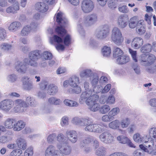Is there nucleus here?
<instances>
[{
	"mask_svg": "<svg viewBox=\"0 0 156 156\" xmlns=\"http://www.w3.org/2000/svg\"><path fill=\"white\" fill-rule=\"evenodd\" d=\"M92 142H93V147L95 149L99 147L98 141L97 139L91 136H89L86 137L81 142V147L83 148V149L86 152H88L91 150L89 146Z\"/></svg>",
	"mask_w": 156,
	"mask_h": 156,
	"instance_id": "obj_5",
	"label": "nucleus"
},
{
	"mask_svg": "<svg viewBox=\"0 0 156 156\" xmlns=\"http://www.w3.org/2000/svg\"><path fill=\"white\" fill-rule=\"evenodd\" d=\"M55 32L62 37L64 36V43L66 46H69L71 43L72 39L71 36L66 33V31L64 28L58 27L55 30Z\"/></svg>",
	"mask_w": 156,
	"mask_h": 156,
	"instance_id": "obj_10",
	"label": "nucleus"
},
{
	"mask_svg": "<svg viewBox=\"0 0 156 156\" xmlns=\"http://www.w3.org/2000/svg\"><path fill=\"white\" fill-rule=\"evenodd\" d=\"M99 138L101 141L106 144L111 143L114 140V136L108 132H105L101 134Z\"/></svg>",
	"mask_w": 156,
	"mask_h": 156,
	"instance_id": "obj_17",
	"label": "nucleus"
},
{
	"mask_svg": "<svg viewBox=\"0 0 156 156\" xmlns=\"http://www.w3.org/2000/svg\"><path fill=\"white\" fill-rule=\"evenodd\" d=\"M115 102V97L112 95H109L107 98V104L112 105Z\"/></svg>",
	"mask_w": 156,
	"mask_h": 156,
	"instance_id": "obj_56",
	"label": "nucleus"
},
{
	"mask_svg": "<svg viewBox=\"0 0 156 156\" xmlns=\"http://www.w3.org/2000/svg\"><path fill=\"white\" fill-rule=\"evenodd\" d=\"M117 140L119 143L123 144H127L131 147L135 148L136 146L133 144L131 140L127 137L123 135H119L117 137Z\"/></svg>",
	"mask_w": 156,
	"mask_h": 156,
	"instance_id": "obj_20",
	"label": "nucleus"
},
{
	"mask_svg": "<svg viewBox=\"0 0 156 156\" xmlns=\"http://www.w3.org/2000/svg\"><path fill=\"white\" fill-rule=\"evenodd\" d=\"M16 142L19 147L22 150H25L27 146V143L24 139L22 137H18Z\"/></svg>",
	"mask_w": 156,
	"mask_h": 156,
	"instance_id": "obj_32",
	"label": "nucleus"
},
{
	"mask_svg": "<svg viewBox=\"0 0 156 156\" xmlns=\"http://www.w3.org/2000/svg\"><path fill=\"white\" fill-rule=\"evenodd\" d=\"M56 147L57 149L65 155H68L71 153V147L67 144V143L63 144L62 145L60 144H57Z\"/></svg>",
	"mask_w": 156,
	"mask_h": 156,
	"instance_id": "obj_19",
	"label": "nucleus"
},
{
	"mask_svg": "<svg viewBox=\"0 0 156 156\" xmlns=\"http://www.w3.org/2000/svg\"><path fill=\"white\" fill-rule=\"evenodd\" d=\"M97 20V16L95 14H91L79 19L78 23V30L81 35H83L84 31L83 27H88L94 24Z\"/></svg>",
	"mask_w": 156,
	"mask_h": 156,
	"instance_id": "obj_3",
	"label": "nucleus"
},
{
	"mask_svg": "<svg viewBox=\"0 0 156 156\" xmlns=\"http://www.w3.org/2000/svg\"><path fill=\"white\" fill-rule=\"evenodd\" d=\"M45 156H64L53 145H50L45 150Z\"/></svg>",
	"mask_w": 156,
	"mask_h": 156,
	"instance_id": "obj_14",
	"label": "nucleus"
},
{
	"mask_svg": "<svg viewBox=\"0 0 156 156\" xmlns=\"http://www.w3.org/2000/svg\"><path fill=\"white\" fill-rule=\"evenodd\" d=\"M147 135H141L139 133H135L133 136V139L134 141L138 144L144 143L147 142V140L149 139Z\"/></svg>",
	"mask_w": 156,
	"mask_h": 156,
	"instance_id": "obj_18",
	"label": "nucleus"
},
{
	"mask_svg": "<svg viewBox=\"0 0 156 156\" xmlns=\"http://www.w3.org/2000/svg\"><path fill=\"white\" fill-rule=\"evenodd\" d=\"M21 23L19 21H15L11 23L8 27V30L11 32H16L22 27Z\"/></svg>",
	"mask_w": 156,
	"mask_h": 156,
	"instance_id": "obj_26",
	"label": "nucleus"
},
{
	"mask_svg": "<svg viewBox=\"0 0 156 156\" xmlns=\"http://www.w3.org/2000/svg\"><path fill=\"white\" fill-rule=\"evenodd\" d=\"M13 130L18 132L23 129L26 126V123L23 121L19 120L15 122Z\"/></svg>",
	"mask_w": 156,
	"mask_h": 156,
	"instance_id": "obj_29",
	"label": "nucleus"
},
{
	"mask_svg": "<svg viewBox=\"0 0 156 156\" xmlns=\"http://www.w3.org/2000/svg\"><path fill=\"white\" fill-rule=\"evenodd\" d=\"M20 9V6L18 2L15 3L12 6L7 7L5 10L6 12L8 13H15Z\"/></svg>",
	"mask_w": 156,
	"mask_h": 156,
	"instance_id": "obj_31",
	"label": "nucleus"
},
{
	"mask_svg": "<svg viewBox=\"0 0 156 156\" xmlns=\"http://www.w3.org/2000/svg\"><path fill=\"white\" fill-rule=\"evenodd\" d=\"M69 85L74 88L72 92L77 94L80 93L81 90L80 87L78 86L80 83L79 77L76 76H73L69 79Z\"/></svg>",
	"mask_w": 156,
	"mask_h": 156,
	"instance_id": "obj_12",
	"label": "nucleus"
},
{
	"mask_svg": "<svg viewBox=\"0 0 156 156\" xmlns=\"http://www.w3.org/2000/svg\"><path fill=\"white\" fill-rule=\"evenodd\" d=\"M147 54L143 53L140 56V60L141 64L145 66H146L147 59Z\"/></svg>",
	"mask_w": 156,
	"mask_h": 156,
	"instance_id": "obj_58",
	"label": "nucleus"
},
{
	"mask_svg": "<svg viewBox=\"0 0 156 156\" xmlns=\"http://www.w3.org/2000/svg\"><path fill=\"white\" fill-rule=\"evenodd\" d=\"M139 21L138 17L137 16H134L131 18L129 21V27L133 29L137 27Z\"/></svg>",
	"mask_w": 156,
	"mask_h": 156,
	"instance_id": "obj_33",
	"label": "nucleus"
},
{
	"mask_svg": "<svg viewBox=\"0 0 156 156\" xmlns=\"http://www.w3.org/2000/svg\"><path fill=\"white\" fill-rule=\"evenodd\" d=\"M49 42L52 44H56V48L58 51H62L65 48L64 46L62 44L63 41L61 37L57 35H54L49 39Z\"/></svg>",
	"mask_w": 156,
	"mask_h": 156,
	"instance_id": "obj_9",
	"label": "nucleus"
},
{
	"mask_svg": "<svg viewBox=\"0 0 156 156\" xmlns=\"http://www.w3.org/2000/svg\"><path fill=\"white\" fill-rule=\"evenodd\" d=\"M13 106H19L25 108L28 106L27 104L24 101L21 99H16L14 101H13Z\"/></svg>",
	"mask_w": 156,
	"mask_h": 156,
	"instance_id": "obj_39",
	"label": "nucleus"
},
{
	"mask_svg": "<svg viewBox=\"0 0 156 156\" xmlns=\"http://www.w3.org/2000/svg\"><path fill=\"white\" fill-rule=\"evenodd\" d=\"M128 20V18L124 15H121L117 19V24L121 28H124L127 26Z\"/></svg>",
	"mask_w": 156,
	"mask_h": 156,
	"instance_id": "obj_21",
	"label": "nucleus"
},
{
	"mask_svg": "<svg viewBox=\"0 0 156 156\" xmlns=\"http://www.w3.org/2000/svg\"><path fill=\"white\" fill-rule=\"evenodd\" d=\"M15 121L14 119L8 118L5 120L3 124L7 129L13 130Z\"/></svg>",
	"mask_w": 156,
	"mask_h": 156,
	"instance_id": "obj_30",
	"label": "nucleus"
},
{
	"mask_svg": "<svg viewBox=\"0 0 156 156\" xmlns=\"http://www.w3.org/2000/svg\"><path fill=\"white\" fill-rule=\"evenodd\" d=\"M35 8L38 12L43 13L48 10V6L43 0L42 2H38L36 3L35 5Z\"/></svg>",
	"mask_w": 156,
	"mask_h": 156,
	"instance_id": "obj_22",
	"label": "nucleus"
},
{
	"mask_svg": "<svg viewBox=\"0 0 156 156\" xmlns=\"http://www.w3.org/2000/svg\"><path fill=\"white\" fill-rule=\"evenodd\" d=\"M89 82L85 81L84 83L83 87L84 90L81 95L79 102L81 104L85 102L90 110L96 112L99 109L100 107V104L96 102L99 97L97 94H92V91L89 88Z\"/></svg>",
	"mask_w": 156,
	"mask_h": 156,
	"instance_id": "obj_1",
	"label": "nucleus"
},
{
	"mask_svg": "<svg viewBox=\"0 0 156 156\" xmlns=\"http://www.w3.org/2000/svg\"><path fill=\"white\" fill-rule=\"evenodd\" d=\"M111 53L110 47L108 46H105L101 49V53L104 57H108L110 56Z\"/></svg>",
	"mask_w": 156,
	"mask_h": 156,
	"instance_id": "obj_37",
	"label": "nucleus"
},
{
	"mask_svg": "<svg viewBox=\"0 0 156 156\" xmlns=\"http://www.w3.org/2000/svg\"><path fill=\"white\" fill-rule=\"evenodd\" d=\"M0 47L2 49L7 51L11 48L12 46L9 44L4 43L1 45Z\"/></svg>",
	"mask_w": 156,
	"mask_h": 156,
	"instance_id": "obj_60",
	"label": "nucleus"
},
{
	"mask_svg": "<svg viewBox=\"0 0 156 156\" xmlns=\"http://www.w3.org/2000/svg\"><path fill=\"white\" fill-rule=\"evenodd\" d=\"M93 75V73L90 69H89L83 70L81 71L80 73V77L82 78L91 77Z\"/></svg>",
	"mask_w": 156,
	"mask_h": 156,
	"instance_id": "obj_34",
	"label": "nucleus"
},
{
	"mask_svg": "<svg viewBox=\"0 0 156 156\" xmlns=\"http://www.w3.org/2000/svg\"><path fill=\"white\" fill-rule=\"evenodd\" d=\"M88 121L87 119L76 117L73 118L71 120V122L73 124L80 126H86L88 125Z\"/></svg>",
	"mask_w": 156,
	"mask_h": 156,
	"instance_id": "obj_23",
	"label": "nucleus"
},
{
	"mask_svg": "<svg viewBox=\"0 0 156 156\" xmlns=\"http://www.w3.org/2000/svg\"><path fill=\"white\" fill-rule=\"evenodd\" d=\"M66 134L69 140L71 142L74 143L77 141L78 134L76 131L68 130L66 132Z\"/></svg>",
	"mask_w": 156,
	"mask_h": 156,
	"instance_id": "obj_24",
	"label": "nucleus"
},
{
	"mask_svg": "<svg viewBox=\"0 0 156 156\" xmlns=\"http://www.w3.org/2000/svg\"><path fill=\"white\" fill-rule=\"evenodd\" d=\"M23 88L26 90H29L33 88V83L30 81L27 83L23 85Z\"/></svg>",
	"mask_w": 156,
	"mask_h": 156,
	"instance_id": "obj_62",
	"label": "nucleus"
},
{
	"mask_svg": "<svg viewBox=\"0 0 156 156\" xmlns=\"http://www.w3.org/2000/svg\"><path fill=\"white\" fill-rule=\"evenodd\" d=\"M130 124V120L128 118H125L122 119L120 122L121 127L122 129H125L128 127Z\"/></svg>",
	"mask_w": 156,
	"mask_h": 156,
	"instance_id": "obj_40",
	"label": "nucleus"
},
{
	"mask_svg": "<svg viewBox=\"0 0 156 156\" xmlns=\"http://www.w3.org/2000/svg\"><path fill=\"white\" fill-rule=\"evenodd\" d=\"M118 10L120 12L124 13H128L129 12L127 6L125 5L119 6L118 8Z\"/></svg>",
	"mask_w": 156,
	"mask_h": 156,
	"instance_id": "obj_63",
	"label": "nucleus"
},
{
	"mask_svg": "<svg viewBox=\"0 0 156 156\" xmlns=\"http://www.w3.org/2000/svg\"><path fill=\"white\" fill-rule=\"evenodd\" d=\"M110 110V106L107 105H104L100 107L99 110L100 112L103 114H105L109 112Z\"/></svg>",
	"mask_w": 156,
	"mask_h": 156,
	"instance_id": "obj_50",
	"label": "nucleus"
},
{
	"mask_svg": "<svg viewBox=\"0 0 156 156\" xmlns=\"http://www.w3.org/2000/svg\"><path fill=\"white\" fill-rule=\"evenodd\" d=\"M42 58L45 60H50L52 58V54L49 51H44L42 54Z\"/></svg>",
	"mask_w": 156,
	"mask_h": 156,
	"instance_id": "obj_55",
	"label": "nucleus"
},
{
	"mask_svg": "<svg viewBox=\"0 0 156 156\" xmlns=\"http://www.w3.org/2000/svg\"><path fill=\"white\" fill-rule=\"evenodd\" d=\"M13 106V100L6 99L0 103V109L5 112H8Z\"/></svg>",
	"mask_w": 156,
	"mask_h": 156,
	"instance_id": "obj_16",
	"label": "nucleus"
},
{
	"mask_svg": "<svg viewBox=\"0 0 156 156\" xmlns=\"http://www.w3.org/2000/svg\"><path fill=\"white\" fill-rule=\"evenodd\" d=\"M148 132L150 137L153 139L156 140V128L152 127L149 128Z\"/></svg>",
	"mask_w": 156,
	"mask_h": 156,
	"instance_id": "obj_51",
	"label": "nucleus"
},
{
	"mask_svg": "<svg viewBox=\"0 0 156 156\" xmlns=\"http://www.w3.org/2000/svg\"><path fill=\"white\" fill-rule=\"evenodd\" d=\"M143 44V39L139 37H136L134 38L131 42L132 46L135 49L139 48Z\"/></svg>",
	"mask_w": 156,
	"mask_h": 156,
	"instance_id": "obj_25",
	"label": "nucleus"
},
{
	"mask_svg": "<svg viewBox=\"0 0 156 156\" xmlns=\"http://www.w3.org/2000/svg\"><path fill=\"white\" fill-rule=\"evenodd\" d=\"M102 120L103 121L108 122H110L113 120V118L111 116V115H104L102 117Z\"/></svg>",
	"mask_w": 156,
	"mask_h": 156,
	"instance_id": "obj_64",
	"label": "nucleus"
},
{
	"mask_svg": "<svg viewBox=\"0 0 156 156\" xmlns=\"http://www.w3.org/2000/svg\"><path fill=\"white\" fill-rule=\"evenodd\" d=\"M34 154V148L32 147H28L25 151L24 156H32Z\"/></svg>",
	"mask_w": 156,
	"mask_h": 156,
	"instance_id": "obj_54",
	"label": "nucleus"
},
{
	"mask_svg": "<svg viewBox=\"0 0 156 156\" xmlns=\"http://www.w3.org/2000/svg\"><path fill=\"white\" fill-rule=\"evenodd\" d=\"M123 54V52L120 48L116 47L113 50V56L114 58H118Z\"/></svg>",
	"mask_w": 156,
	"mask_h": 156,
	"instance_id": "obj_48",
	"label": "nucleus"
},
{
	"mask_svg": "<svg viewBox=\"0 0 156 156\" xmlns=\"http://www.w3.org/2000/svg\"><path fill=\"white\" fill-rule=\"evenodd\" d=\"M89 86V88L92 91L93 94H94L93 93H98L101 92L102 93L103 87L101 84H99L93 86V89L90 87V84Z\"/></svg>",
	"mask_w": 156,
	"mask_h": 156,
	"instance_id": "obj_42",
	"label": "nucleus"
},
{
	"mask_svg": "<svg viewBox=\"0 0 156 156\" xmlns=\"http://www.w3.org/2000/svg\"><path fill=\"white\" fill-rule=\"evenodd\" d=\"M17 77L14 74H10L8 75L7 77V80L10 82L13 83L16 80Z\"/></svg>",
	"mask_w": 156,
	"mask_h": 156,
	"instance_id": "obj_59",
	"label": "nucleus"
},
{
	"mask_svg": "<svg viewBox=\"0 0 156 156\" xmlns=\"http://www.w3.org/2000/svg\"><path fill=\"white\" fill-rule=\"evenodd\" d=\"M57 139V141L59 142L57 144H60L61 145L67 143V138L62 133H59L58 134Z\"/></svg>",
	"mask_w": 156,
	"mask_h": 156,
	"instance_id": "obj_35",
	"label": "nucleus"
},
{
	"mask_svg": "<svg viewBox=\"0 0 156 156\" xmlns=\"http://www.w3.org/2000/svg\"><path fill=\"white\" fill-rule=\"evenodd\" d=\"M12 140L11 137L6 135L0 136V144H5Z\"/></svg>",
	"mask_w": 156,
	"mask_h": 156,
	"instance_id": "obj_43",
	"label": "nucleus"
},
{
	"mask_svg": "<svg viewBox=\"0 0 156 156\" xmlns=\"http://www.w3.org/2000/svg\"><path fill=\"white\" fill-rule=\"evenodd\" d=\"M56 137L55 133H54L49 135L47 138V140L48 143H51L53 142Z\"/></svg>",
	"mask_w": 156,
	"mask_h": 156,
	"instance_id": "obj_61",
	"label": "nucleus"
},
{
	"mask_svg": "<svg viewBox=\"0 0 156 156\" xmlns=\"http://www.w3.org/2000/svg\"><path fill=\"white\" fill-rule=\"evenodd\" d=\"M110 29L109 26L108 25H103L101 28L96 30L95 37L100 40L105 39L110 34Z\"/></svg>",
	"mask_w": 156,
	"mask_h": 156,
	"instance_id": "obj_6",
	"label": "nucleus"
},
{
	"mask_svg": "<svg viewBox=\"0 0 156 156\" xmlns=\"http://www.w3.org/2000/svg\"><path fill=\"white\" fill-rule=\"evenodd\" d=\"M106 154V149L103 147H99L95 151V154L97 156H105Z\"/></svg>",
	"mask_w": 156,
	"mask_h": 156,
	"instance_id": "obj_46",
	"label": "nucleus"
},
{
	"mask_svg": "<svg viewBox=\"0 0 156 156\" xmlns=\"http://www.w3.org/2000/svg\"><path fill=\"white\" fill-rule=\"evenodd\" d=\"M23 153L22 151L20 149H16L12 151L10 154L12 156H20Z\"/></svg>",
	"mask_w": 156,
	"mask_h": 156,
	"instance_id": "obj_53",
	"label": "nucleus"
},
{
	"mask_svg": "<svg viewBox=\"0 0 156 156\" xmlns=\"http://www.w3.org/2000/svg\"><path fill=\"white\" fill-rule=\"evenodd\" d=\"M120 122L118 119L114 120L109 124V128L112 129L118 130L119 132L122 133L123 130L120 128Z\"/></svg>",
	"mask_w": 156,
	"mask_h": 156,
	"instance_id": "obj_28",
	"label": "nucleus"
},
{
	"mask_svg": "<svg viewBox=\"0 0 156 156\" xmlns=\"http://www.w3.org/2000/svg\"><path fill=\"white\" fill-rule=\"evenodd\" d=\"M39 86L42 90L46 88L47 93L50 95H55L58 91V87L54 84H50L47 85L46 83L43 82L39 84Z\"/></svg>",
	"mask_w": 156,
	"mask_h": 156,
	"instance_id": "obj_8",
	"label": "nucleus"
},
{
	"mask_svg": "<svg viewBox=\"0 0 156 156\" xmlns=\"http://www.w3.org/2000/svg\"><path fill=\"white\" fill-rule=\"evenodd\" d=\"M129 56L122 55L117 58L116 61L119 64H123L129 62Z\"/></svg>",
	"mask_w": 156,
	"mask_h": 156,
	"instance_id": "obj_38",
	"label": "nucleus"
},
{
	"mask_svg": "<svg viewBox=\"0 0 156 156\" xmlns=\"http://www.w3.org/2000/svg\"><path fill=\"white\" fill-rule=\"evenodd\" d=\"M136 32L140 35H143L146 32V28L143 20H139L136 28Z\"/></svg>",
	"mask_w": 156,
	"mask_h": 156,
	"instance_id": "obj_27",
	"label": "nucleus"
},
{
	"mask_svg": "<svg viewBox=\"0 0 156 156\" xmlns=\"http://www.w3.org/2000/svg\"><path fill=\"white\" fill-rule=\"evenodd\" d=\"M63 103L69 107H77L79 105L77 101L69 99H65Z\"/></svg>",
	"mask_w": 156,
	"mask_h": 156,
	"instance_id": "obj_36",
	"label": "nucleus"
},
{
	"mask_svg": "<svg viewBox=\"0 0 156 156\" xmlns=\"http://www.w3.org/2000/svg\"><path fill=\"white\" fill-rule=\"evenodd\" d=\"M31 30V28L30 26H26L24 27L22 30L20 34L22 36H27L30 33Z\"/></svg>",
	"mask_w": 156,
	"mask_h": 156,
	"instance_id": "obj_45",
	"label": "nucleus"
},
{
	"mask_svg": "<svg viewBox=\"0 0 156 156\" xmlns=\"http://www.w3.org/2000/svg\"><path fill=\"white\" fill-rule=\"evenodd\" d=\"M129 51L131 55L133 61L135 62H137V59L136 57V51L130 48L129 49Z\"/></svg>",
	"mask_w": 156,
	"mask_h": 156,
	"instance_id": "obj_57",
	"label": "nucleus"
},
{
	"mask_svg": "<svg viewBox=\"0 0 156 156\" xmlns=\"http://www.w3.org/2000/svg\"><path fill=\"white\" fill-rule=\"evenodd\" d=\"M60 124L62 127H64L68 126L69 124V119L66 116H63L61 118Z\"/></svg>",
	"mask_w": 156,
	"mask_h": 156,
	"instance_id": "obj_47",
	"label": "nucleus"
},
{
	"mask_svg": "<svg viewBox=\"0 0 156 156\" xmlns=\"http://www.w3.org/2000/svg\"><path fill=\"white\" fill-rule=\"evenodd\" d=\"M155 60V56L151 54H147L146 66H148L153 63Z\"/></svg>",
	"mask_w": 156,
	"mask_h": 156,
	"instance_id": "obj_49",
	"label": "nucleus"
},
{
	"mask_svg": "<svg viewBox=\"0 0 156 156\" xmlns=\"http://www.w3.org/2000/svg\"><path fill=\"white\" fill-rule=\"evenodd\" d=\"M147 142L144 143L145 144V146L143 144H140V148L145 152L149 154L155 155L154 141L152 140H149V139L147 140Z\"/></svg>",
	"mask_w": 156,
	"mask_h": 156,
	"instance_id": "obj_7",
	"label": "nucleus"
},
{
	"mask_svg": "<svg viewBox=\"0 0 156 156\" xmlns=\"http://www.w3.org/2000/svg\"><path fill=\"white\" fill-rule=\"evenodd\" d=\"M40 51L34 50L29 53V58L25 59L24 62L20 61H16L15 63V68L17 71L20 73H25L27 69L26 62L31 66H37V63L36 61L40 57Z\"/></svg>",
	"mask_w": 156,
	"mask_h": 156,
	"instance_id": "obj_2",
	"label": "nucleus"
},
{
	"mask_svg": "<svg viewBox=\"0 0 156 156\" xmlns=\"http://www.w3.org/2000/svg\"><path fill=\"white\" fill-rule=\"evenodd\" d=\"M92 77V79L91 81V83L92 86L99 84V77L98 75L93 73V75Z\"/></svg>",
	"mask_w": 156,
	"mask_h": 156,
	"instance_id": "obj_52",
	"label": "nucleus"
},
{
	"mask_svg": "<svg viewBox=\"0 0 156 156\" xmlns=\"http://www.w3.org/2000/svg\"><path fill=\"white\" fill-rule=\"evenodd\" d=\"M94 8V4L90 0H84L82 1L81 5L82 11L85 13L91 12Z\"/></svg>",
	"mask_w": 156,
	"mask_h": 156,
	"instance_id": "obj_13",
	"label": "nucleus"
},
{
	"mask_svg": "<svg viewBox=\"0 0 156 156\" xmlns=\"http://www.w3.org/2000/svg\"><path fill=\"white\" fill-rule=\"evenodd\" d=\"M55 18L56 19L57 22L60 25V26L59 27L64 28L68 25L67 20L65 18L64 15L61 12H58L55 15Z\"/></svg>",
	"mask_w": 156,
	"mask_h": 156,
	"instance_id": "obj_15",
	"label": "nucleus"
},
{
	"mask_svg": "<svg viewBox=\"0 0 156 156\" xmlns=\"http://www.w3.org/2000/svg\"><path fill=\"white\" fill-rule=\"evenodd\" d=\"M111 40L113 43L118 46L122 45L124 38L120 29L117 27H113L112 29Z\"/></svg>",
	"mask_w": 156,
	"mask_h": 156,
	"instance_id": "obj_4",
	"label": "nucleus"
},
{
	"mask_svg": "<svg viewBox=\"0 0 156 156\" xmlns=\"http://www.w3.org/2000/svg\"><path fill=\"white\" fill-rule=\"evenodd\" d=\"M120 110L119 108L118 107H114L112 108L108 113V114L111 115L113 119L114 117L116 116L120 112Z\"/></svg>",
	"mask_w": 156,
	"mask_h": 156,
	"instance_id": "obj_41",
	"label": "nucleus"
},
{
	"mask_svg": "<svg viewBox=\"0 0 156 156\" xmlns=\"http://www.w3.org/2000/svg\"><path fill=\"white\" fill-rule=\"evenodd\" d=\"M84 129L86 131L101 133L105 131V128L101 125L94 123L87 125L85 127Z\"/></svg>",
	"mask_w": 156,
	"mask_h": 156,
	"instance_id": "obj_11",
	"label": "nucleus"
},
{
	"mask_svg": "<svg viewBox=\"0 0 156 156\" xmlns=\"http://www.w3.org/2000/svg\"><path fill=\"white\" fill-rule=\"evenodd\" d=\"M151 45L149 44H146L143 46L141 48L140 51L144 53L148 54L151 50Z\"/></svg>",
	"mask_w": 156,
	"mask_h": 156,
	"instance_id": "obj_44",
	"label": "nucleus"
}]
</instances>
